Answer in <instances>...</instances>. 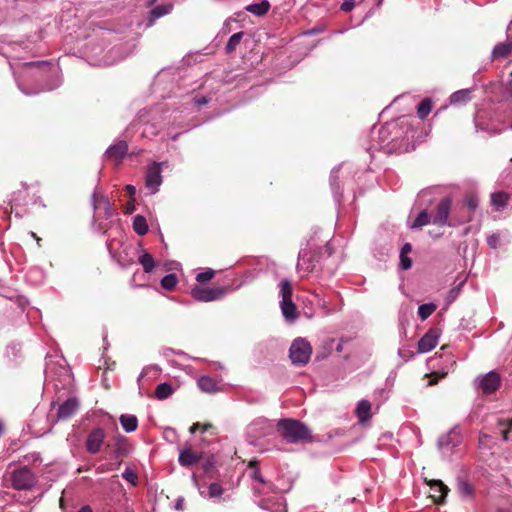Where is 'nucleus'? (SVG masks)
<instances>
[{"label": "nucleus", "mask_w": 512, "mask_h": 512, "mask_svg": "<svg viewBox=\"0 0 512 512\" xmlns=\"http://www.w3.org/2000/svg\"><path fill=\"white\" fill-rule=\"evenodd\" d=\"M407 125L404 119L400 122H388L378 130L379 141L373 144L369 150H384L387 153L403 152L408 150V135H404V127Z\"/></svg>", "instance_id": "1"}, {"label": "nucleus", "mask_w": 512, "mask_h": 512, "mask_svg": "<svg viewBox=\"0 0 512 512\" xmlns=\"http://www.w3.org/2000/svg\"><path fill=\"white\" fill-rule=\"evenodd\" d=\"M281 436L289 443L311 440L310 429L302 422L294 419H282L277 424Z\"/></svg>", "instance_id": "2"}, {"label": "nucleus", "mask_w": 512, "mask_h": 512, "mask_svg": "<svg viewBox=\"0 0 512 512\" xmlns=\"http://www.w3.org/2000/svg\"><path fill=\"white\" fill-rule=\"evenodd\" d=\"M291 283L284 279L279 283V294L281 296L280 307L286 321L293 322L297 319L298 313L292 301Z\"/></svg>", "instance_id": "3"}, {"label": "nucleus", "mask_w": 512, "mask_h": 512, "mask_svg": "<svg viewBox=\"0 0 512 512\" xmlns=\"http://www.w3.org/2000/svg\"><path fill=\"white\" fill-rule=\"evenodd\" d=\"M462 436L460 430L452 428L446 434L439 437L437 446L438 449L445 459H450L454 453V450L461 444Z\"/></svg>", "instance_id": "4"}, {"label": "nucleus", "mask_w": 512, "mask_h": 512, "mask_svg": "<svg viewBox=\"0 0 512 512\" xmlns=\"http://www.w3.org/2000/svg\"><path fill=\"white\" fill-rule=\"evenodd\" d=\"M312 348L305 339L298 338L293 341L289 350V357L294 365L303 366L310 360Z\"/></svg>", "instance_id": "5"}, {"label": "nucleus", "mask_w": 512, "mask_h": 512, "mask_svg": "<svg viewBox=\"0 0 512 512\" xmlns=\"http://www.w3.org/2000/svg\"><path fill=\"white\" fill-rule=\"evenodd\" d=\"M12 487L16 490H29L36 483V476L27 466L14 470L10 476Z\"/></svg>", "instance_id": "6"}, {"label": "nucleus", "mask_w": 512, "mask_h": 512, "mask_svg": "<svg viewBox=\"0 0 512 512\" xmlns=\"http://www.w3.org/2000/svg\"><path fill=\"white\" fill-rule=\"evenodd\" d=\"M500 385L501 377L495 371L480 375L474 380L475 389L485 395L494 393L498 390Z\"/></svg>", "instance_id": "7"}, {"label": "nucleus", "mask_w": 512, "mask_h": 512, "mask_svg": "<svg viewBox=\"0 0 512 512\" xmlns=\"http://www.w3.org/2000/svg\"><path fill=\"white\" fill-rule=\"evenodd\" d=\"M452 201L449 197L442 198L435 207V211L431 214L432 224L444 227L450 226L449 215L451 211Z\"/></svg>", "instance_id": "8"}, {"label": "nucleus", "mask_w": 512, "mask_h": 512, "mask_svg": "<svg viewBox=\"0 0 512 512\" xmlns=\"http://www.w3.org/2000/svg\"><path fill=\"white\" fill-rule=\"evenodd\" d=\"M163 162H153L148 166L146 176H145V185L148 189H150L152 194H155L159 187L162 184V167Z\"/></svg>", "instance_id": "9"}, {"label": "nucleus", "mask_w": 512, "mask_h": 512, "mask_svg": "<svg viewBox=\"0 0 512 512\" xmlns=\"http://www.w3.org/2000/svg\"><path fill=\"white\" fill-rule=\"evenodd\" d=\"M106 438V432L101 427H96L87 435L85 447L88 453L97 454L101 451Z\"/></svg>", "instance_id": "10"}, {"label": "nucleus", "mask_w": 512, "mask_h": 512, "mask_svg": "<svg viewBox=\"0 0 512 512\" xmlns=\"http://www.w3.org/2000/svg\"><path fill=\"white\" fill-rule=\"evenodd\" d=\"M225 294L224 289L222 288H202L199 286L194 287L191 290L192 297L201 302H210L214 300H218L223 297Z\"/></svg>", "instance_id": "11"}, {"label": "nucleus", "mask_w": 512, "mask_h": 512, "mask_svg": "<svg viewBox=\"0 0 512 512\" xmlns=\"http://www.w3.org/2000/svg\"><path fill=\"white\" fill-rule=\"evenodd\" d=\"M258 506L270 512H287L284 498L277 494L276 497H264L258 502Z\"/></svg>", "instance_id": "12"}, {"label": "nucleus", "mask_w": 512, "mask_h": 512, "mask_svg": "<svg viewBox=\"0 0 512 512\" xmlns=\"http://www.w3.org/2000/svg\"><path fill=\"white\" fill-rule=\"evenodd\" d=\"M128 151V145L125 141L121 140L111 145L105 152V157L112 160L115 165H119Z\"/></svg>", "instance_id": "13"}, {"label": "nucleus", "mask_w": 512, "mask_h": 512, "mask_svg": "<svg viewBox=\"0 0 512 512\" xmlns=\"http://www.w3.org/2000/svg\"><path fill=\"white\" fill-rule=\"evenodd\" d=\"M92 204L94 211L98 215L103 214L105 218H110L112 216L113 212L107 197L103 195H97L96 193H94L92 196Z\"/></svg>", "instance_id": "14"}, {"label": "nucleus", "mask_w": 512, "mask_h": 512, "mask_svg": "<svg viewBox=\"0 0 512 512\" xmlns=\"http://www.w3.org/2000/svg\"><path fill=\"white\" fill-rule=\"evenodd\" d=\"M79 408V402L76 398H69L64 401L58 408L57 419L66 420L73 416Z\"/></svg>", "instance_id": "15"}, {"label": "nucleus", "mask_w": 512, "mask_h": 512, "mask_svg": "<svg viewBox=\"0 0 512 512\" xmlns=\"http://www.w3.org/2000/svg\"><path fill=\"white\" fill-rule=\"evenodd\" d=\"M438 335L434 331H428L418 342L420 353L430 352L438 344Z\"/></svg>", "instance_id": "16"}, {"label": "nucleus", "mask_w": 512, "mask_h": 512, "mask_svg": "<svg viewBox=\"0 0 512 512\" xmlns=\"http://www.w3.org/2000/svg\"><path fill=\"white\" fill-rule=\"evenodd\" d=\"M202 459L201 453L193 452L190 448L182 449L179 453V464L183 467H190Z\"/></svg>", "instance_id": "17"}, {"label": "nucleus", "mask_w": 512, "mask_h": 512, "mask_svg": "<svg viewBox=\"0 0 512 512\" xmlns=\"http://www.w3.org/2000/svg\"><path fill=\"white\" fill-rule=\"evenodd\" d=\"M252 468L251 477L258 482L257 485H254V492L257 494H265L266 492L272 490L273 486L271 483L265 482L260 471L257 467L250 464Z\"/></svg>", "instance_id": "18"}, {"label": "nucleus", "mask_w": 512, "mask_h": 512, "mask_svg": "<svg viewBox=\"0 0 512 512\" xmlns=\"http://www.w3.org/2000/svg\"><path fill=\"white\" fill-rule=\"evenodd\" d=\"M510 197L505 192H495L491 194V205L497 212H501L509 205Z\"/></svg>", "instance_id": "19"}, {"label": "nucleus", "mask_w": 512, "mask_h": 512, "mask_svg": "<svg viewBox=\"0 0 512 512\" xmlns=\"http://www.w3.org/2000/svg\"><path fill=\"white\" fill-rule=\"evenodd\" d=\"M431 497L436 502H441L447 495L449 489L440 480H433L430 484Z\"/></svg>", "instance_id": "20"}, {"label": "nucleus", "mask_w": 512, "mask_h": 512, "mask_svg": "<svg viewBox=\"0 0 512 512\" xmlns=\"http://www.w3.org/2000/svg\"><path fill=\"white\" fill-rule=\"evenodd\" d=\"M512 53V40L498 43L492 50L493 59H504Z\"/></svg>", "instance_id": "21"}, {"label": "nucleus", "mask_w": 512, "mask_h": 512, "mask_svg": "<svg viewBox=\"0 0 512 512\" xmlns=\"http://www.w3.org/2000/svg\"><path fill=\"white\" fill-rule=\"evenodd\" d=\"M270 9V3L268 0H262L259 3H251L245 7V10L247 12H250L251 14L261 17L267 14V12Z\"/></svg>", "instance_id": "22"}, {"label": "nucleus", "mask_w": 512, "mask_h": 512, "mask_svg": "<svg viewBox=\"0 0 512 512\" xmlns=\"http://www.w3.org/2000/svg\"><path fill=\"white\" fill-rule=\"evenodd\" d=\"M314 264L308 258V254L306 251H300L298 256L297 269L299 272H303L304 274H308L313 271Z\"/></svg>", "instance_id": "23"}, {"label": "nucleus", "mask_w": 512, "mask_h": 512, "mask_svg": "<svg viewBox=\"0 0 512 512\" xmlns=\"http://www.w3.org/2000/svg\"><path fill=\"white\" fill-rule=\"evenodd\" d=\"M120 423L122 428L127 432H134L138 427V419L131 414H123L120 416Z\"/></svg>", "instance_id": "24"}, {"label": "nucleus", "mask_w": 512, "mask_h": 512, "mask_svg": "<svg viewBox=\"0 0 512 512\" xmlns=\"http://www.w3.org/2000/svg\"><path fill=\"white\" fill-rule=\"evenodd\" d=\"M371 404L368 400H361L356 407V414L360 422L367 421L370 417Z\"/></svg>", "instance_id": "25"}, {"label": "nucleus", "mask_w": 512, "mask_h": 512, "mask_svg": "<svg viewBox=\"0 0 512 512\" xmlns=\"http://www.w3.org/2000/svg\"><path fill=\"white\" fill-rule=\"evenodd\" d=\"M200 390L207 393H214L217 391V382L209 376H201L197 381Z\"/></svg>", "instance_id": "26"}, {"label": "nucleus", "mask_w": 512, "mask_h": 512, "mask_svg": "<svg viewBox=\"0 0 512 512\" xmlns=\"http://www.w3.org/2000/svg\"><path fill=\"white\" fill-rule=\"evenodd\" d=\"M432 223V216L428 213L427 210H422L418 213L417 217L415 218L414 222L411 224L412 229H419L422 228L425 225H428Z\"/></svg>", "instance_id": "27"}, {"label": "nucleus", "mask_w": 512, "mask_h": 512, "mask_svg": "<svg viewBox=\"0 0 512 512\" xmlns=\"http://www.w3.org/2000/svg\"><path fill=\"white\" fill-rule=\"evenodd\" d=\"M172 10V5L171 4H164V5H160V6H157L155 7L154 9H152L151 11V14H150V19H149V26L153 25L154 21L164 15H167L171 12Z\"/></svg>", "instance_id": "28"}, {"label": "nucleus", "mask_w": 512, "mask_h": 512, "mask_svg": "<svg viewBox=\"0 0 512 512\" xmlns=\"http://www.w3.org/2000/svg\"><path fill=\"white\" fill-rule=\"evenodd\" d=\"M138 261L142 265L143 270L146 273L152 272L156 265L153 256L146 251L142 252V254L138 258Z\"/></svg>", "instance_id": "29"}, {"label": "nucleus", "mask_w": 512, "mask_h": 512, "mask_svg": "<svg viewBox=\"0 0 512 512\" xmlns=\"http://www.w3.org/2000/svg\"><path fill=\"white\" fill-rule=\"evenodd\" d=\"M174 393V388L167 382L160 383L155 390V397L159 400H165Z\"/></svg>", "instance_id": "30"}, {"label": "nucleus", "mask_w": 512, "mask_h": 512, "mask_svg": "<svg viewBox=\"0 0 512 512\" xmlns=\"http://www.w3.org/2000/svg\"><path fill=\"white\" fill-rule=\"evenodd\" d=\"M133 229L138 235H145L149 229L146 218L142 215H136L133 219Z\"/></svg>", "instance_id": "31"}, {"label": "nucleus", "mask_w": 512, "mask_h": 512, "mask_svg": "<svg viewBox=\"0 0 512 512\" xmlns=\"http://www.w3.org/2000/svg\"><path fill=\"white\" fill-rule=\"evenodd\" d=\"M469 94L470 91L467 89L459 90L451 94L450 96V103L451 104H457V103H465L469 100Z\"/></svg>", "instance_id": "32"}, {"label": "nucleus", "mask_w": 512, "mask_h": 512, "mask_svg": "<svg viewBox=\"0 0 512 512\" xmlns=\"http://www.w3.org/2000/svg\"><path fill=\"white\" fill-rule=\"evenodd\" d=\"M432 104L429 99H424L417 107V115L420 119H425L431 112Z\"/></svg>", "instance_id": "33"}, {"label": "nucleus", "mask_w": 512, "mask_h": 512, "mask_svg": "<svg viewBox=\"0 0 512 512\" xmlns=\"http://www.w3.org/2000/svg\"><path fill=\"white\" fill-rule=\"evenodd\" d=\"M177 282L178 279L175 274H168L161 279V286L163 289L171 291L176 287Z\"/></svg>", "instance_id": "34"}, {"label": "nucleus", "mask_w": 512, "mask_h": 512, "mask_svg": "<svg viewBox=\"0 0 512 512\" xmlns=\"http://www.w3.org/2000/svg\"><path fill=\"white\" fill-rule=\"evenodd\" d=\"M435 310L436 305L433 303L421 304L418 308V315L422 320H426Z\"/></svg>", "instance_id": "35"}, {"label": "nucleus", "mask_w": 512, "mask_h": 512, "mask_svg": "<svg viewBox=\"0 0 512 512\" xmlns=\"http://www.w3.org/2000/svg\"><path fill=\"white\" fill-rule=\"evenodd\" d=\"M243 35H244L243 32H238V33H234L233 35L230 36V38L226 44V47H225L227 53H231L236 49V47L240 43Z\"/></svg>", "instance_id": "36"}, {"label": "nucleus", "mask_w": 512, "mask_h": 512, "mask_svg": "<svg viewBox=\"0 0 512 512\" xmlns=\"http://www.w3.org/2000/svg\"><path fill=\"white\" fill-rule=\"evenodd\" d=\"M224 490L218 483H211L208 487L207 497L210 499L220 498Z\"/></svg>", "instance_id": "37"}, {"label": "nucleus", "mask_w": 512, "mask_h": 512, "mask_svg": "<svg viewBox=\"0 0 512 512\" xmlns=\"http://www.w3.org/2000/svg\"><path fill=\"white\" fill-rule=\"evenodd\" d=\"M458 491L462 497H469L473 493L472 486L465 480L458 482Z\"/></svg>", "instance_id": "38"}, {"label": "nucleus", "mask_w": 512, "mask_h": 512, "mask_svg": "<svg viewBox=\"0 0 512 512\" xmlns=\"http://www.w3.org/2000/svg\"><path fill=\"white\" fill-rule=\"evenodd\" d=\"M336 174H337V169H333L331 171V176H330V185H331V188H332L335 198L338 200V198L341 196V191L339 189V186H336V178H337Z\"/></svg>", "instance_id": "39"}, {"label": "nucleus", "mask_w": 512, "mask_h": 512, "mask_svg": "<svg viewBox=\"0 0 512 512\" xmlns=\"http://www.w3.org/2000/svg\"><path fill=\"white\" fill-rule=\"evenodd\" d=\"M122 477L129 483H131L133 486L137 484V474L130 468H126L124 472L122 473Z\"/></svg>", "instance_id": "40"}, {"label": "nucleus", "mask_w": 512, "mask_h": 512, "mask_svg": "<svg viewBox=\"0 0 512 512\" xmlns=\"http://www.w3.org/2000/svg\"><path fill=\"white\" fill-rule=\"evenodd\" d=\"M214 270L208 269L206 271L200 272L196 275V280L200 283L207 282L214 277Z\"/></svg>", "instance_id": "41"}, {"label": "nucleus", "mask_w": 512, "mask_h": 512, "mask_svg": "<svg viewBox=\"0 0 512 512\" xmlns=\"http://www.w3.org/2000/svg\"><path fill=\"white\" fill-rule=\"evenodd\" d=\"M465 202H466V205L469 207V209H471L472 211H474L479 205V200L474 195L468 196L466 198Z\"/></svg>", "instance_id": "42"}, {"label": "nucleus", "mask_w": 512, "mask_h": 512, "mask_svg": "<svg viewBox=\"0 0 512 512\" xmlns=\"http://www.w3.org/2000/svg\"><path fill=\"white\" fill-rule=\"evenodd\" d=\"M400 265L402 269L407 270L412 266V260L407 255H400Z\"/></svg>", "instance_id": "43"}, {"label": "nucleus", "mask_w": 512, "mask_h": 512, "mask_svg": "<svg viewBox=\"0 0 512 512\" xmlns=\"http://www.w3.org/2000/svg\"><path fill=\"white\" fill-rule=\"evenodd\" d=\"M499 240V235L493 234L487 238V243L491 248L495 249L498 246Z\"/></svg>", "instance_id": "44"}, {"label": "nucleus", "mask_w": 512, "mask_h": 512, "mask_svg": "<svg viewBox=\"0 0 512 512\" xmlns=\"http://www.w3.org/2000/svg\"><path fill=\"white\" fill-rule=\"evenodd\" d=\"M354 1L355 0H344V2L341 4V10L344 12H349L354 7Z\"/></svg>", "instance_id": "45"}, {"label": "nucleus", "mask_w": 512, "mask_h": 512, "mask_svg": "<svg viewBox=\"0 0 512 512\" xmlns=\"http://www.w3.org/2000/svg\"><path fill=\"white\" fill-rule=\"evenodd\" d=\"M459 290H460V286L453 288L449 291L448 296H447V300L449 303H451L452 301H454L457 298V296L459 294Z\"/></svg>", "instance_id": "46"}, {"label": "nucleus", "mask_w": 512, "mask_h": 512, "mask_svg": "<svg viewBox=\"0 0 512 512\" xmlns=\"http://www.w3.org/2000/svg\"><path fill=\"white\" fill-rule=\"evenodd\" d=\"M193 102L197 106L206 105L209 102V99L205 96L195 97L193 98Z\"/></svg>", "instance_id": "47"}, {"label": "nucleus", "mask_w": 512, "mask_h": 512, "mask_svg": "<svg viewBox=\"0 0 512 512\" xmlns=\"http://www.w3.org/2000/svg\"><path fill=\"white\" fill-rule=\"evenodd\" d=\"M47 64L43 61H36V62H25L23 64L24 68L30 69L34 66H46Z\"/></svg>", "instance_id": "48"}, {"label": "nucleus", "mask_w": 512, "mask_h": 512, "mask_svg": "<svg viewBox=\"0 0 512 512\" xmlns=\"http://www.w3.org/2000/svg\"><path fill=\"white\" fill-rule=\"evenodd\" d=\"M412 247L409 243H406L402 249H401V253L400 255H407V253H409L411 251Z\"/></svg>", "instance_id": "49"}, {"label": "nucleus", "mask_w": 512, "mask_h": 512, "mask_svg": "<svg viewBox=\"0 0 512 512\" xmlns=\"http://www.w3.org/2000/svg\"><path fill=\"white\" fill-rule=\"evenodd\" d=\"M184 505V499L182 497L178 498L175 503L176 510H182Z\"/></svg>", "instance_id": "50"}, {"label": "nucleus", "mask_w": 512, "mask_h": 512, "mask_svg": "<svg viewBox=\"0 0 512 512\" xmlns=\"http://www.w3.org/2000/svg\"><path fill=\"white\" fill-rule=\"evenodd\" d=\"M59 85H60V80L57 78L53 85L47 86L44 90L50 91V90L57 88Z\"/></svg>", "instance_id": "51"}, {"label": "nucleus", "mask_w": 512, "mask_h": 512, "mask_svg": "<svg viewBox=\"0 0 512 512\" xmlns=\"http://www.w3.org/2000/svg\"><path fill=\"white\" fill-rule=\"evenodd\" d=\"M507 40L508 41L512 40V21L510 22V24L507 27Z\"/></svg>", "instance_id": "52"}, {"label": "nucleus", "mask_w": 512, "mask_h": 512, "mask_svg": "<svg viewBox=\"0 0 512 512\" xmlns=\"http://www.w3.org/2000/svg\"><path fill=\"white\" fill-rule=\"evenodd\" d=\"M489 438L488 435L486 434H481L480 437H479V443L481 445H485L486 444V440Z\"/></svg>", "instance_id": "53"}, {"label": "nucleus", "mask_w": 512, "mask_h": 512, "mask_svg": "<svg viewBox=\"0 0 512 512\" xmlns=\"http://www.w3.org/2000/svg\"><path fill=\"white\" fill-rule=\"evenodd\" d=\"M126 190L130 195H134L136 193V188L132 185H127Z\"/></svg>", "instance_id": "54"}, {"label": "nucleus", "mask_w": 512, "mask_h": 512, "mask_svg": "<svg viewBox=\"0 0 512 512\" xmlns=\"http://www.w3.org/2000/svg\"><path fill=\"white\" fill-rule=\"evenodd\" d=\"M201 424L200 423H194L191 427H190V432L191 433H195L196 430H198L200 428Z\"/></svg>", "instance_id": "55"}, {"label": "nucleus", "mask_w": 512, "mask_h": 512, "mask_svg": "<svg viewBox=\"0 0 512 512\" xmlns=\"http://www.w3.org/2000/svg\"><path fill=\"white\" fill-rule=\"evenodd\" d=\"M78 512H92L90 506H83Z\"/></svg>", "instance_id": "56"}, {"label": "nucleus", "mask_w": 512, "mask_h": 512, "mask_svg": "<svg viewBox=\"0 0 512 512\" xmlns=\"http://www.w3.org/2000/svg\"><path fill=\"white\" fill-rule=\"evenodd\" d=\"M210 427H211L210 424H204V425L200 426V428L202 429L203 432H206Z\"/></svg>", "instance_id": "57"}, {"label": "nucleus", "mask_w": 512, "mask_h": 512, "mask_svg": "<svg viewBox=\"0 0 512 512\" xmlns=\"http://www.w3.org/2000/svg\"><path fill=\"white\" fill-rule=\"evenodd\" d=\"M145 373H146V370H145V369H143L142 373L140 374V376H139V378H138V381H140V379H141L142 377H144Z\"/></svg>", "instance_id": "58"}, {"label": "nucleus", "mask_w": 512, "mask_h": 512, "mask_svg": "<svg viewBox=\"0 0 512 512\" xmlns=\"http://www.w3.org/2000/svg\"><path fill=\"white\" fill-rule=\"evenodd\" d=\"M3 431H4V427H3L2 423H0V436L2 435Z\"/></svg>", "instance_id": "59"}, {"label": "nucleus", "mask_w": 512, "mask_h": 512, "mask_svg": "<svg viewBox=\"0 0 512 512\" xmlns=\"http://www.w3.org/2000/svg\"><path fill=\"white\" fill-rule=\"evenodd\" d=\"M426 194H427V191H422V192L419 194V197H424Z\"/></svg>", "instance_id": "60"}, {"label": "nucleus", "mask_w": 512, "mask_h": 512, "mask_svg": "<svg viewBox=\"0 0 512 512\" xmlns=\"http://www.w3.org/2000/svg\"><path fill=\"white\" fill-rule=\"evenodd\" d=\"M503 439H504V440H507V439H508V438H507V431H503Z\"/></svg>", "instance_id": "61"}, {"label": "nucleus", "mask_w": 512, "mask_h": 512, "mask_svg": "<svg viewBox=\"0 0 512 512\" xmlns=\"http://www.w3.org/2000/svg\"><path fill=\"white\" fill-rule=\"evenodd\" d=\"M192 479H193V481H194L195 485H197V480H196V476H195V474H193Z\"/></svg>", "instance_id": "62"}, {"label": "nucleus", "mask_w": 512, "mask_h": 512, "mask_svg": "<svg viewBox=\"0 0 512 512\" xmlns=\"http://www.w3.org/2000/svg\"><path fill=\"white\" fill-rule=\"evenodd\" d=\"M21 91H22L24 94H26V95H31V94H32V93L27 92V91H25V90H23V89H21Z\"/></svg>", "instance_id": "63"}, {"label": "nucleus", "mask_w": 512, "mask_h": 512, "mask_svg": "<svg viewBox=\"0 0 512 512\" xmlns=\"http://www.w3.org/2000/svg\"><path fill=\"white\" fill-rule=\"evenodd\" d=\"M312 33H314V31H313V30H310V31L306 32L305 34L310 35V34H312Z\"/></svg>", "instance_id": "64"}]
</instances>
